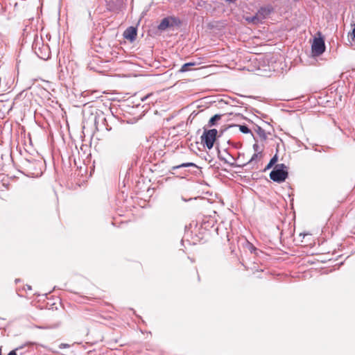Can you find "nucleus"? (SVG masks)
Returning <instances> with one entry per match:
<instances>
[{
    "label": "nucleus",
    "mask_w": 355,
    "mask_h": 355,
    "mask_svg": "<svg viewBox=\"0 0 355 355\" xmlns=\"http://www.w3.org/2000/svg\"><path fill=\"white\" fill-rule=\"evenodd\" d=\"M262 153H254L246 164L250 165L257 163L262 158Z\"/></svg>",
    "instance_id": "9d476101"
},
{
    "label": "nucleus",
    "mask_w": 355,
    "mask_h": 355,
    "mask_svg": "<svg viewBox=\"0 0 355 355\" xmlns=\"http://www.w3.org/2000/svg\"><path fill=\"white\" fill-rule=\"evenodd\" d=\"M69 347H70V345L67 344V343H61L59 345L60 349L69 348Z\"/></svg>",
    "instance_id": "a211bd4d"
},
{
    "label": "nucleus",
    "mask_w": 355,
    "mask_h": 355,
    "mask_svg": "<svg viewBox=\"0 0 355 355\" xmlns=\"http://www.w3.org/2000/svg\"><path fill=\"white\" fill-rule=\"evenodd\" d=\"M253 149L254 153H262L261 150H260L259 146L257 144H254L253 145Z\"/></svg>",
    "instance_id": "dca6fc26"
},
{
    "label": "nucleus",
    "mask_w": 355,
    "mask_h": 355,
    "mask_svg": "<svg viewBox=\"0 0 355 355\" xmlns=\"http://www.w3.org/2000/svg\"><path fill=\"white\" fill-rule=\"evenodd\" d=\"M288 167L284 164H278L275 166L270 173V178L274 182L281 183L288 178Z\"/></svg>",
    "instance_id": "f03ea898"
},
{
    "label": "nucleus",
    "mask_w": 355,
    "mask_h": 355,
    "mask_svg": "<svg viewBox=\"0 0 355 355\" xmlns=\"http://www.w3.org/2000/svg\"><path fill=\"white\" fill-rule=\"evenodd\" d=\"M250 245H251V246H250V250H251V252H252L253 250H256V248H255L254 246H252L251 244H250Z\"/></svg>",
    "instance_id": "5701e85b"
},
{
    "label": "nucleus",
    "mask_w": 355,
    "mask_h": 355,
    "mask_svg": "<svg viewBox=\"0 0 355 355\" xmlns=\"http://www.w3.org/2000/svg\"><path fill=\"white\" fill-rule=\"evenodd\" d=\"M352 35L353 41H355V28L352 31Z\"/></svg>",
    "instance_id": "4be33fe9"
},
{
    "label": "nucleus",
    "mask_w": 355,
    "mask_h": 355,
    "mask_svg": "<svg viewBox=\"0 0 355 355\" xmlns=\"http://www.w3.org/2000/svg\"><path fill=\"white\" fill-rule=\"evenodd\" d=\"M28 289L31 290V287L30 286H28Z\"/></svg>",
    "instance_id": "b1692460"
},
{
    "label": "nucleus",
    "mask_w": 355,
    "mask_h": 355,
    "mask_svg": "<svg viewBox=\"0 0 355 355\" xmlns=\"http://www.w3.org/2000/svg\"><path fill=\"white\" fill-rule=\"evenodd\" d=\"M39 164H40V162H38L34 161L33 162H31L27 161L25 164V166H26V170L31 175H32L33 176H38L42 173V172L41 171H33V169H35V168L37 166H38Z\"/></svg>",
    "instance_id": "39448f33"
},
{
    "label": "nucleus",
    "mask_w": 355,
    "mask_h": 355,
    "mask_svg": "<svg viewBox=\"0 0 355 355\" xmlns=\"http://www.w3.org/2000/svg\"><path fill=\"white\" fill-rule=\"evenodd\" d=\"M239 130L241 132L245 134L250 132V130L246 125H240Z\"/></svg>",
    "instance_id": "2eb2a0df"
},
{
    "label": "nucleus",
    "mask_w": 355,
    "mask_h": 355,
    "mask_svg": "<svg viewBox=\"0 0 355 355\" xmlns=\"http://www.w3.org/2000/svg\"><path fill=\"white\" fill-rule=\"evenodd\" d=\"M136 36L137 29L133 26L128 27L123 33V37L130 42H133L136 39Z\"/></svg>",
    "instance_id": "423d86ee"
},
{
    "label": "nucleus",
    "mask_w": 355,
    "mask_h": 355,
    "mask_svg": "<svg viewBox=\"0 0 355 355\" xmlns=\"http://www.w3.org/2000/svg\"><path fill=\"white\" fill-rule=\"evenodd\" d=\"M217 134L218 131L216 129L205 130L201 136V143L209 150L211 149L214 146Z\"/></svg>",
    "instance_id": "7ed1b4c3"
},
{
    "label": "nucleus",
    "mask_w": 355,
    "mask_h": 355,
    "mask_svg": "<svg viewBox=\"0 0 355 355\" xmlns=\"http://www.w3.org/2000/svg\"><path fill=\"white\" fill-rule=\"evenodd\" d=\"M172 19V18L168 17L164 18L158 25V29L160 31H164L167 28L172 26L173 24L171 22Z\"/></svg>",
    "instance_id": "6e6552de"
},
{
    "label": "nucleus",
    "mask_w": 355,
    "mask_h": 355,
    "mask_svg": "<svg viewBox=\"0 0 355 355\" xmlns=\"http://www.w3.org/2000/svg\"><path fill=\"white\" fill-rule=\"evenodd\" d=\"M272 166H272V165H271V164H270V162H269V163L268 164V165L266 166V168H265L264 171H266V170H268V169H270V168H272Z\"/></svg>",
    "instance_id": "412c9836"
},
{
    "label": "nucleus",
    "mask_w": 355,
    "mask_h": 355,
    "mask_svg": "<svg viewBox=\"0 0 355 355\" xmlns=\"http://www.w3.org/2000/svg\"><path fill=\"white\" fill-rule=\"evenodd\" d=\"M189 166L197 167V166L194 163L187 162V163H183V164L178 165V166H174L172 167V169L176 170L178 168H183V167H189Z\"/></svg>",
    "instance_id": "f8f14e48"
},
{
    "label": "nucleus",
    "mask_w": 355,
    "mask_h": 355,
    "mask_svg": "<svg viewBox=\"0 0 355 355\" xmlns=\"http://www.w3.org/2000/svg\"><path fill=\"white\" fill-rule=\"evenodd\" d=\"M254 130L259 136V137L261 139H263V140L267 139V138H268L267 135H266L265 130L262 128H261L259 125H256Z\"/></svg>",
    "instance_id": "1a4fd4ad"
},
{
    "label": "nucleus",
    "mask_w": 355,
    "mask_h": 355,
    "mask_svg": "<svg viewBox=\"0 0 355 355\" xmlns=\"http://www.w3.org/2000/svg\"><path fill=\"white\" fill-rule=\"evenodd\" d=\"M153 94H147L146 96H144L141 98V101H144L146 100H147L150 96H151Z\"/></svg>",
    "instance_id": "aec40b11"
},
{
    "label": "nucleus",
    "mask_w": 355,
    "mask_h": 355,
    "mask_svg": "<svg viewBox=\"0 0 355 355\" xmlns=\"http://www.w3.org/2000/svg\"><path fill=\"white\" fill-rule=\"evenodd\" d=\"M325 51L324 41L322 38H315L312 44V53L315 56L322 55Z\"/></svg>",
    "instance_id": "20e7f679"
},
{
    "label": "nucleus",
    "mask_w": 355,
    "mask_h": 355,
    "mask_svg": "<svg viewBox=\"0 0 355 355\" xmlns=\"http://www.w3.org/2000/svg\"><path fill=\"white\" fill-rule=\"evenodd\" d=\"M195 65H196L195 62L185 63L182 66V67L180 69V71L182 73L188 71L189 70V67H192V66H195Z\"/></svg>",
    "instance_id": "ddd939ff"
},
{
    "label": "nucleus",
    "mask_w": 355,
    "mask_h": 355,
    "mask_svg": "<svg viewBox=\"0 0 355 355\" xmlns=\"http://www.w3.org/2000/svg\"><path fill=\"white\" fill-rule=\"evenodd\" d=\"M92 120L94 121L96 128L98 129V119L101 118V116L97 115V114H95V115L92 114Z\"/></svg>",
    "instance_id": "4468645a"
},
{
    "label": "nucleus",
    "mask_w": 355,
    "mask_h": 355,
    "mask_svg": "<svg viewBox=\"0 0 355 355\" xmlns=\"http://www.w3.org/2000/svg\"><path fill=\"white\" fill-rule=\"evenodd\" d=\"M277 162V155H275L274 157H272L270 161L269 162L271 165H275V164Z\"/></svg>",
    "instance_id": "f3484780"
},
{
    "label": "nucleus",
    "mask_w": 355,
    "mask_h": 355,
    "mask_svg": "<svg viewBox=\"0 0 355 355\" xmlns=\"http://www.w3.org/2000/svg\"><path fill=\"white\" fill-rule=\"evenodd\" d=\"M222 118L221 114H215L209 121L207 125L209 127L214 126L216 125V122L220 120Z\"/></svg>",
    "instance_id": "9b49d317"
},
{
    "label": "nucleus",
    "mask_w": 355,
    "mask_h": 355,
    "mask_svg": "<svg viewBox=\"0 0 355 355\" xmlns=\"http://www.w3.org/2000/svg\"><path fill=\"white\" fill-rule=\"evenodd\" d=\"M32 49L38 58L46 60L50 58L51 51L48 44L43 42L42 37L35 35L32 44Z\"/></svg>",
    "instance_id": "f257e3e1"
},
{
    "label": "nucleus",
    "mask_w": 355,
    "mask_h": 355,
    "mask_svg": "<svg viewBox=\"0 0 355 355\" xmlns=\"http://www.w3.org/2000/svg\"><path fill=\"white\" fill-rule=\"evenodd\" d=\"M108 8L112 10H116L121 7L123 0H106Z\"/></svg>",
    "instance_id": "0eeeda50"
},
{
    "label": "nucleus",
    "mask_w": 355,
    "mask_h": 355,
    "mask_svg": "<svg viewBox=\"0 0 355 355\" xmlns=\"http://www.w3.org/2000/svg\"><path fill=\"white\" fill-rule=\"evenodd\" d=\"M21 347H19V348H16L15 350H12L11 352H9V354L8 355H17V351H18L19 349H21Z\"/></svg>",
    "instance_id": "6ab92c4d"
}]
</instances>
